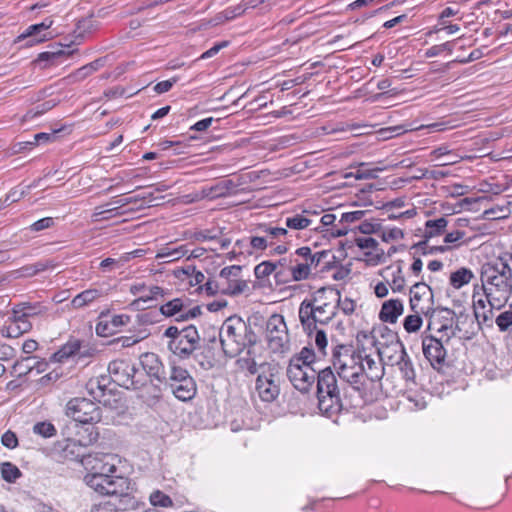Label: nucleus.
<instances>
[{
    "mask_svg": "<svg viewBox=\"0 0 512 512\" xmlns=\"http://www.w3.org/2000/svg\"><path fill=\"white\" fill-rule=\"evenodd\" d=\"M175 276L181 281L188 282L190 286H201L200 284L205 279L204 274L201 271L196 270V268L192 265H188L185 268L176 270Z\"/></svg>",
    "mask_w": 512,
    "mask_h": 512,
    "instance_id": "33",
    "label": "nucleus"
},
{
    "mask_svg": "<svg viewBox=\"0 0 512 512\" xmlns=\"http://www.w3.org/2000/svg\"><path fill=\"white\" fill-rule=\"evenodd\" d=\"M474 277L473 272L468 268H460L450 275V284L455 289H460L468 284Z\"/></svg>",
    "mask_w": 512,
    "mask_h": 512,
    "instance_id": "38",
    "label": "nucleus"
},
{
    "mask_svg": "<svg viewBox=\"0 0 512 512\" xmlns=\"http://www.w3.org/2000/svg\"><path fill=\"white\" fill-rule=\"evenodd\" d=\"M447 225L448 220L445 217L426 221L423 231L424 240L416 244L415 248L418 250L421 249L424 251V253H426V249L428 248V241L432 238L442 235L445 232Z\"/></svg>",
    "mask_w": 512,
    "mask_h": 512,
    "instance_id": "25",
    "label": "nucleus"
},
{
    "mask_svg": "<svg viewBox=\"0 0 512 512\" xmlns=\"http://www.w3.org/2000/svg\"><path fill=\"white\" fill-rule=\"evenodd\" d=\"M266 340L269 348L275 353H284L289 350V334L282 315L273 314L267 320Z\"/></svg>",
    "mask_w": 512,
    "mask_h": 512,
    "instance_id": "9",
    "label": "nucleus"
},
{
    "mask_svg": "<svg viewBox=\"0 0 512 512\" xmlns=\"http://www.w3.org/2000/svg\"><path fill=\"white\" fill-rule=\"evenodd\" d=\"M125 263L121 260V256L118 259L106 258L100 262V269L103 272H111L116 268L123 266Z\"/></svg>",
    "mask_w": 512,
    "mask_h": 512,
    "instance_id": "62",
    "label": "nucleus"
},
{
    "mask_svg": "<svg viewBox=\"0 0 512 512\" xmlns=\"http://www.w3.org/2000/svg\"><path fill=\"white\" fill-rule=\"evenodd\" d=\"M164 337L169 339L168 349L181 359L189 358L200 344L198 330L193 325L183 329L170 326L165 330Z\"/></svg>",
    "mask_w": 512,
    "mask_h": 512,
    "instance_id": "6",
    "label": "nucleus"
},
{
    "mask_svg": "<svg viewBox=\"0 0 512 512\" xmlns=\"http://www.w3.org/2000/svg\"><path fill=\"white\" fill-rule=\"evenodd\" d=\"M339 291L333 288L319 289L311 300H304L299 307V319L304 331L311 336L318 324H327L336 315Z\"/></svg>",
    "mask_w": 512,
    "mask_h": 512,
    "instance_id": "3",
    "label": "nucleus"
},
{
    "mask_svg": "<svg viewBox=\"0 0 512 512\" xmlns=\"http://www.w3.org/2000/svg\"><path fill=\"white\" fill-rule=\"evenodd\" d=\"M380 227H381V224L378 222L365 220L358 225L357 229L359 230V232L366 234V235H371V234L378 235V233L380 232Z\"/></svg>",
    "mask_w": 512,
    "mask_h": 512,
    "instance_id": "56",
    "label": "nucleus"
},
{
    "mask_svg": "<svg viewBox=\"0 0 512 512\" xmlns=\"http://www.w3.org/2000/svg\"><path fill=\"white\" fill-rule=\"evenodd\" d=\"M444 51H447L449 54H451L453 52V42L448 41L440 45H434L427 49L425 55L427 57H435Z\"/></svg>",
    "mask_w": 512,
    "mask_h": 512,
    "instance_id": "57",
    "label": "nucleus"
},
{
    "mask_svg": "<svg viewBox=\"0 0 512 512\" xmlns=\"http://www.w3.org/2000/svg\"><path fill=\"white\" fill-rule=\"evenodd\" d=\"M236 187V184L232 180L225 179L218 181L214 185L203 187L201 194L203 198L216 199L235 193Z\"/></svg>",
    "mask_w": 512,
    "mask_h": 512,
    "instance_id": "28",
    "label": "nucleus"
},
{
    "mask_svg": "<svg viewBox=\"0 0 512 512\" xmlns=\"http://www.w3.org/2000/svg\"><path fill=\"white\" fill-rule=\"evenodd\" d=\"M118 510L120 509L117 505V502H112L109 500L93 505L90 512H118Z\"/></svg>",
    "mask_w": 512,
    "mask_h": 512,
    "instance_id": "64",
    "label": "nucleus"
},
{
    "mask_svg": "<svg viewBox=\"0 0 512 512\" xmlns=\"http://www.w3.org/2000/svg\"><path fill=\"white\" fill-rule=\"evenodd\" d=\"M337 308L341 309L344 314L350 315L355 311L356 304L354 300L351 298L345 297L341 298V294L339 293V300H336Z\"/></svg>",
    "mask_w": 512,
    "mask_h": 512,
    "instance_id": "63",
    "label": "nucleus"
},
{
    "mask_svg": "<svg viewBox=\"0 0 512 512\" xmlns=\"http://www.w3.org/2000/svg\"><path fill=\"white\" fill-rule=\"evenodd\" d=\"M14 313H21L22 317H34L40 316L47 313L48 309L39 302H22L16 304L14 307Z\"/></svg>",
    "mask_w": 512,
    "mask_h": 512,
    "instance_id": "36",
    "label": "nucleus"
},
{
    "mask_svg": "<svg viewBox=\"0 0 512 512\" xmlns=\"http://www.w3.org/2000/svg\"><path fill=\"white\" fill-rule=\"evenodd\" d=\"M495 323L500 331L512 330V310L501 312L495 319Z\"/></svg>",
    "mask_w": 512,
    "mask_h": 512,
    "instance_id": "52",
    "label": "nucleus"
},
{
    "mask_svg": "<svg viewBox=\"0 0 512 512\" xmlns=\"http://www.w3.org/2000/svg\"><path fill=\"white\" fill-rule=\"evenodd\" d=\"M275 269H277L275 262L263 261L256 265L254 268V274L257 279H264L269 275L274 274Z\"/></svg>",
    "mask_w": 512,
    "mask_h": 512,
    "instance_id": "51",
    "label": "nucleus"
},
{
    "mask_svg": "<svg viewBox=\"0 0 512 512\" xmlns=\"http://www.w3.org/2000/svg\"><path fill=\"white\" fill-rule=\"evenodd\" d=\"M287 376L292 385L302 393L308 392L317 378L319 410L329 416L341 410L342 403L337 379L330 367L317 373L312 366L301 365L298 359H290Z\"/></svg>",
    "mask_w": 512,
    "mask_h": 512,
    "instance_id": "1",
    "label": "nucleus"
},
{
    "mask_svg": "<svg viewBox=\"0 0 512 512\" xmlns=\"http://www.w3.org/2000/svg\"><path fill=\"white\" fill-rule=\"evenodd\" d=\"M410 309L415 313L427 315L434 308V294L429 285L417 282L410 288Z\"/></svg>",
    "mask_w": 512,
    "mask_h": 512,
    "instance_id": "16",
    "label": "nucleus"
},
{
    "mask_svg": "<svg viewBox=\"0 0 512 512\" xmlns=\"http://www.w3.org/2000/svg\"><path fill=\"white\" fill-rule=\"evenodd\" d=\"M363 352L354 350L351 346L339 345L333 349L332 364L338 376L360 390L363 386L364 371Z\"/></svg>",
    "mask_w": 512,
    "mask_h": 512,
    "instance_id": "5",
    "label": "nucleus"
},
{
    "mask_svg": "<svg viewBox=\"0 0 512 512\" xmlns=\"http://www.w3.org/2000/svg\"><path fill=\"white\" fill-rule=\"evenodd\" d=\"M98 436H99V433L97 431H94V428L92 427L91 430L89 431V434H88V441L79 440L78 443L76 441H71L65 447V452L66 453H68V452L73 453L74 452V448H76L77 446H85V445H88V444H92V443L97 441Z\"/></svg>",
    "mask_w": 512,
    "mask_h": 512,
    "instance_id": "54",
    "label": "nucleus"
},
{
    "mask_svg": "<svg viewBox=\"0 0 512 512\" xmlns=\"http://www.w3.org/2000/svg\"><path fill=\"white\" fill-rule=\"evenodd\" d=\"M113 473L87 474L84 477L85 483L97 493L104 495L105 488Z\"/></svg>",
    "mask_w": 512,
    "mask_h": 512,
    "instance_id": "37",
    "label": "nucleus"
},
{
    "mask_svg": "<svg viewBox=\"0 0 512 512\" xmlns=\"http://www.w3.org/2000/svg\"><path fill=\"white\" fill-rule=\"evenodd\" d=\"M53 267L54 264L51 261H40L34 264L23 266L17 271V273L22 277H32L40 272H43Z\"/></svg>",
    "mask_w": 512,
    "mask_h": 512,
    "instance_id": "41",
    "label": "nucleus"
},
{
    "mask_svg": "<svg viewBox=\"0 0 512 512\" xmlns=\"http://www.w3.org/2000/svg\"><path fill=\"white\" fill-rule=\"evenodd\" d=\"M314 332H315V336H314L315 346L318 349L319 353L325 354V350L328 345L327 336L322 329H318L317 327H316V330H314Z\"/></svg>",
    "mask_w": 512,
    "mask_h": 512,
    "instance_id": "60",
    "label": "nucleus"
},
{
    "mask_svg": "<svg viewBox=\"0 0 512 512\" xmlns=\"http://www.w3.org/2000/svg\"><path fill=\"white\" fill-rule=\"evenodd\" d=\"M80 462L88 471L87 474L115 473L117 470L114 464V457L110 454L82 455Z\"/></svg>",
    "mask_w": 512,
    "mask_h": 512,
    "instance_id": "19",
    "label": "nucleus"
},
{
    "mask_svg": "<svg viewBox=\"0 0 512 512\" xmlns=\"http://www.w3.org/2000/svg\"><path fill=\"white\" fill-rule=\"evenodd\" d=\"M422 315V313L413 312V314L406 316L403 321L405 331L408 333L418 332L423 324Z\"/></svg>",
    "mask_w": 512,
    "mask_h": 512,
    "instance_id": "46",
    "label": "nucleus"
},
{
    "mask_svg": "<svg viewBox=\"0 0 512 512\" xmlns=\"http://www.w3.org/2000/svg\"><path fill=\"white\" fill-rule=\"evenodd\" d=\"M404 312V304L400 299H389L382 303L379 319L384 323L395 324Z\"/></svg>",
    "mask_w": 512,
    "mask_h": 512,
    "instance_id": "27",
    "label": "nucleus"
},
{
    "mask_svg": "<svg viewBox=\"0 0 512 512\" xmlns=\"http://www.w3.org/2000/svg\"><path fill=\"white\" fill-rule=\"evenodd\" d=\"M130 292L134 296H138V298L131 303V306L137 309L141 307L142 303L146 304L158 300L164 301L168 295V290L154 285L147 286L144 283L131 285Z\"/></svg>",
    "mask_w": 512,
    "mask_h": 512,
    "instance_id": "18",
    "label": "nucleus"
},
{
    "mask_svg": "<svg viewBox=\"0 0 512 512\" xmlns=\"http://www.w3.org/2000/svg\"><path fill=\"white\" fill-rule=\"evenodd\" d=\"M33 432L44 438H50L56 434V429L50 422H38L34 425Z\"/></svg>",
    "mask_w": 512,
    "mask_h": 512,
    "instance_id": "53",
    "label": "nucleus"
},
{
    "mask_svg": "<svg viewBox=\"0 0 512 512\" xmlns=\"http://www.w3.org/2000/svg\"><path fill=\"white\" fill-rule=\"evenodd\" d=\"M378 236L383 242L390 243L402 240L404 238V231L398 227L384 228L381 226Z\"/></svg>",
    "mask_w": 512,
    "mask_h": 512,
    "instance_id": "45",
    "label": "nucleus"
},
{
    "mask_svg": "<svg viewBox=\"0 0 512 512\" xmlns=\"http://www.w3.org/2000/svg\"><path fill=\"white\" fill-rule=\"evenodd\" d=\"M102 66V61L97 59L87 65L82 66L72 75L76 80H83Z\"/></svg>",
    "mask_w": 512,
    "mask_h": 512,
    "instance_id": "49",
    "label": "nucleus"
},
{
    "mask_svg": "<svg viewBox=\"0 0 512 512\" xmlns=\"http://www.w3.org/2000/svg\"><path fill=\"white\" fill-rule=\"evenodd\" d=\"M201 293H205L207 296H214L218 293L224 295V289L221 286L219 276L214 279H208L203 285L197 288Z\"/></svg>",
    "mask_w": 512,
    "mask_h": 512,
    "instance_id": "44",
    "label": "nucleus"
},
{
    "mask_svg": "<svg viewBox=\"0 0 512 512\" xmlns=\"http://www.w3.org/2000/svg\"><path fill=\"white\" fill-rule=\"evenodd\" d=\"M389 285H390L391 289L393 290V292H401L403 290L404 285H405V279H404V276L402 275L401 268H397L392 273V281Z\"/></svg>",
    "mask_w": 512,
    "mask_h": 512,
    "instance_id": "58",
    "label": "nucleus"
},
{
    "mask_svg": "<svg viewBox=\"0 0 512 512\" xmlns=\"http://www.w3.org/2000/svg\"><path fill=\"white\" fill-rule=\"evenodd\" d=\"M256 235L250 237V246L254 250H265L275 246L286 239L289 231L283 227H276L272 224H259L255 229Z\"/></svg>",
    "mask_w": 512,
    "mask_h": 512,
    "instance_id": "10",
    "label": "nucleus"
},
{
    "mask_svg": "<svg viewBox=\"0 0 512 512\" xmlns=\"http://www.w3.org/2000/svg\"><path fill=\"white\" fill-rule=\"evenodd\" d=\"M104 495L111 496L112 502H117L120 510L133 508L135 500L130 494V484L127 478L111 476L109 483L105 488Z\"/></svg>",
    "mask_w": 512,
    "mask_h": 512,
    "instance_id": "15",
    "label": "nucleus"
},
{
    "mask_svg": "<svg viewBox=\"0 0 512 512\" xmlns=\"http://www.w3.org/2000/svg\"><path fill=\"white\" fill-rule=\"evenodd\" d=\"M140 365L143 371L150 377L163 382L165 379L164 367L155 353H144L140 356Z\"/></svg>",
    "mask_w": 512,
    "mask_h": 512,
    "instance_id": "26",
    "label": "nucleus"
},
{
    "mask_svg": "<svg viewBox=\"0 0 512 512\" xmlns=\"http://www.w3.org/2000/svg\"><path fill=\"white\" fill-rule=\"evenodd\" d=\"M277 269L274 272V278L277 284H287L293 282L291 275V267L287 262H283V258L275 262Z\"/></svg>",
    "mask_w": 512,
    "mask_h": 512,
    "instance_id": "39",
    "label": "nucleus"
},
{
    "mask_svg": "<svg viewBox=\"0 0 512 512\" xmlns=\"http://www.w3.org/2000/svg\"><path fill=\"white\" fill-rule=\"evenodd\" d=\"M27 317H22L21 313H14L12 310V316L9 317L8 321L1 330L2 336L7 338H18L24 333L31 330L32 324Z\"/></svg>",
    "mask_w": 512,
    "mask_h": 512,
    "instance_id": "24",
    "label": "nucleus"
},
{
    "mask_svg": "<svg viewBox=\"0 0 512 512\" xmlns=\"http://www.w3.org/2000/svg\"><path fill=\"white\" fill-rule=\"evenodd\" d=\"M54 21L52 18H46L39 24L30 25L25 32L17 37V42L25 41L26 47H32L36 44L42 43L51 38L49 33H44V31L48 30Z\"/></svg>",
    "mask_w": 512,
    "mask_h": 512,
    "instance_id": "20",
    "label": "nucleus"
},
{
    "mask_svg": "<svg viewBox=\"0 0 512 512\" xmlns=\"http://www.w3.org/2000/svg\"><path fill=\"white\" fill-rule=\"evenodd\" d=\"M279 386L275 383L274 374L265 370L258 375L255 383V393L264 402H272L279 395Z\"/></svg>",
    "mask_w": 512,
    "mask_h": 512,
    "instance_id": "21",
    "label": "nucleus"
},
{
    "mask_svg": "<svg viewBox=\"0 0 512 512\" xmlns=\"http://www.w3.org/2000/svg\"><path fill=\"white\" fill-rule=\"evenodd\" d=\"M283 262H287L290 265L293 282L306 280L310 277L311 274L307 266V260L301 258L296 251L288 257H284Z\"/></svg>",
    "mask_w": 512,
    "mask_h": 512,
    "instance_id": "29",
    "label": "nucleus"
},
{
    "mask_svg": "<svg viewBox=\"0 0 512 512\" xmlns=\"http://www.w3.org/2000/svg\"><path fill=\"white\" fill-rule=\"evenodd\" d=\"M317 216L308 210H304L299 214H294L285 218L286 228L290 230H304L310 228L314 223L313 217Z\"/></svg>",
    "mask_w": 512,
    "mask_h": 512,
    "instance_id": "31",
    "label": "nucleus"
},
{
    "mask_svg": "<svg viewBox=\"0 0 512 512\" xmlns=\"http://www.w3.org/2000/svg\"><path fill=\"white\" fill-rule=\"evenodd\" d=\"M355 244L362 250H374L379 248V243L372 237H358L355 239Z\"/></svg>",
    "mask_w": 512,
    "mask_h": 512,
    "instance_id": "61",
    "label": "nucleus"
},
{
    "mask_svg": "<svg viewBox=\"0 0 512 512\" xmlns=\"http://www.w3.org/2000/svg\"><path fill=\"white\" fill-rule=\"evenodd\" d=\"M0 473L2 478L9 483H14L22 475L20 469L11 462L0 463Z\"/></svg>",
    "mask_w": 512,
    "mask_h": 512,
    "instance_id": "42",
    "label": "nucleus"
},
{
    "mask_svg": "<svg viewBox=\"0 0 512 512\" xmlns=\"http://www.w3.org/2000/svg\"><path fill=\"white\" fill-rule=\"evenodd\" d=\"M450 340L434 334L426 335L422 339V350L425 358L429 361L433 368L441 367L446 359L447 350L445 345Z\"/></svg>",
    "mask_w": 512,
    "mask_h": 512,
    "instance_id": "17",
    "label": "nucleus"
},
{
    "mask_svg": "<svg viewBox=\"0 0 512 512\" xmlns=\"http://www.w3.org/2000/svg\"><path fill=\"white\" fill-rule=\"evenodd\" d=\"M104 296V292L101 289L97 288H89L86 289L79 294H77L69 303L68 307L69 309L78 310L83 309L101 297Z\"/></svg>",
    "mask_w": 512,
    "mask_h": 512,
    "instance_id": "30",
    "label": "nucleus"
},
{
    "mask_svg": "<svg viewBox=\"0 0 512 512\" xmlns=\"http://www.w3.org/2000/svg\"><path fill=\"white\" fill-rule=\"evenodd\" d=\"M150 501L154 506L169 507L173 502L171 498L161 491H155L150 495Z\"/></svg>",
    "mask_w": 512,
    "mask_h": 512,
    "instance_id": "55",
    "label": "nucleus"
},
{
    "mask_svg": "<svg viewBox=\"0 0 512 512\" xmlns=\"http://www.w3.org/2000/svg\"><path fill=\"white\" fill-rule=\"evenodd\" d=\"M56 103L52 100L45 101L39 105H37L35 108L29 110L23 117L25 121L32 120L35 117L43 115L45 112L51 110Z\"/></svg>",
    "mask_w": 512,
    "mask_h": 512,
    "instance_id": "50",
    "label": "nucleus"
},
{
    "mask_svg": "<svg viewBox=\"0 0 512 512\" xmlns=\"http://www.w3.org/2000/svg\"><path fill=\"white\" fill-rule=\"evenodd\" d=\"M296 253L304 260H307V266L309 268L310 274L313 271L315 273L323 271L324 268L330 263V257H332L329 250H322L316 253H312L311 248L307 246L298 248Z\"/></svg>",
    "mask_w": 512,
    "mask_h": 512,
    "instance_id": "22",
    "label": "nucleus"
},
{
    "mask_svg": "<svg viewBox=\"0 0 512 512\" xmlns=\"http://www.w3.org/2000/svg\"><path fill=\"white\" fill-rule=\"evenodd\" d=\"M108 372L112 380L119 386L127 389H138L142 383L138 379L139 371L134 365L125 360H114L108 365Z\"/></svg>",
    "mask_w": 512,
    "mask_h": 512,
    "instance_id": "12",
    "label": "nucleus"
},
{
    "mask_svg": "<svg viewBox=\"0 0 512 512\" xmlns=\"http://www.w3.org/2000/svg\"><path fill=\"white\" fill-rule=\"evenodd\" d=\"M219 338L224 354L231 358L243 352L247 345L258 343L252 327L238 316H231L224 321Z\"/></svg>",
    "mask_w": 512,
    "mask_h": 512,
    "instance_id": "4",
    "label": "nucleus"
},
{
    "mask_svg": "<svg viewBox=\"0 0 512 512\" xmlns=\"http://www.w3.org/2000/svg\"><path fill=\"white\" fill-rule=\"evenodd\" d=\"M363 261L369 266H377L386 262V254L383 249L377 248L374 250H367L364 252Z\"/></svg>",
    "mask_w": 512,
    "mask_h": 512,
    "instance_id": "43",
    "label": "nucleus"
},
{
    "mask_svg": "<svg viewBox=\"0 0 512 512\" xmlns=\"http://www.w3.org/2000/svg\"><path fill=\"white\" fill-rule=\"evenodd\" d=\"M245 354L241 356L236 364L241 371H246L250 375H254L258 372V369L264 370L266 363L259 362L260 354L257 353V350H260V347H257V344L247 345L244 349Z\"/></svg>",
    "mask_w": 512,
    "mask_h": 512,
    "instance_id": "23",
    "label": "nucleus"
},
{
    "mask_svg": "<svg viewBox=\"0 0 512 512\" xmlns=\"http://www.w3.org/2000/svg\"><path fill=\"white\" fill-rule=\"evenodd\" d=\"M397 366L401 372L402 377L411 383H415L416 373L411 359L407 355L404 347L401 348L399 359L397 360Z\"/></svg>",
    "mask_w": 512,
    "mask_h": 512,
    "instance_id": "35",
    "label": "nucleus"
},
{
    "mask_svg": "<svg viewBox=\"0 0 512 512\" xmlns=\"http://www.w3.org/2000/svg\"><path fill=\"white\" fill-rule=\"evenodd\" d=\"M188 250L185 246H179L177 248L165 247L162 248L157 254L156 259L164 260L167 259L166 262L176 261L183 256L187 255Z\"/></svg>",
    "mask_w": 512,
    "mask_h": 512,
    "instance_id": "40",
    "label": "nucleus"
},
{
    "mask_svg": "<svg viewBox=\"0 0 512 512\" xmlns=\"http://www.w3.org/2000/svg\"><path fill=\"white\" fill-rule=\"evenodd\" d=\"M242 267L231 265L224 267L219 272L221 286L224 295L238 296L249 290V282L241 277Z\"/></svg>",
    "mask_w": 512,
    "mask_h": 512,
    "instance_id": "13",
    "label": "nucleus"
},
{
    "mask_svg": "<svg viewBox=\"0 0 512 512\" xmlns=\"http://www.w3.org/2000/svg\"><path fill=\"white\" fill-rule=\"evenodd\" d=\"M170 293L166 296L164 303L160 306V312L166 317L176 316L177 320L185 321L194 319L201 314L199 306L189 308L187 297L169 299Z\"/></svg>",
    "mask_w": 512,
    "mask_h": 512,
    "instance_id": "14",
    "label": "nucleus"
},
{
    "mask_svg": "<svg viewBox=\"0 0 512 512\" xmlns=\"http://www.w3.org/2000/svg\"><path fill=\"white\" fill-rule=\"evenodd\" d=\"M484 294L492 308L500 309L512 294V254L503 253L481 269Z\"/></svg>",
    "mask_w": 512,
    "mask_h": 512,
    "instance_id": "2",
    "label": "nucleus"
},
{
    "mask_svg": "<svg viewBox=\"0 0 512 512\" xmlns=\"http://www.w3.org/2000/svg\"><path fill=\"white\" fill-rule=\"evenodd\" d=\"M77 355L79 357H84L90 354L88 353V349L82 351V346L79 340H72L67 342L61 347V349L54 353L53 358L55 361L62 362L65 359Z\"/></svg>",
    "mask_w": 512,
    "mask_h": 512,
    "instance_id": "32",
    "label": "nucleus"
},
{
    "mask_svg": "<svg viewBox=\"0 0 512 512\" xmlns=\"http://www.w3.org/2000/svg\"><path fill=\"white\" fill-rule=\"evenodd\" d=\"M66 414L83 424L98 422L101 419L99 406L86 398L71 399L66 405Z\"/></svg>",
    "mask_w": 512,
    "mask_h": 512,
    "instance_id": "11",
    "label": "nucleus"
},
{
    "mask_svg": "<svg viewBox=\"0 0 512 512\" xmlns=\"http://www.w3.org/2000/svg\"><path fill=\"white\" fill-rule=\"evenodd\" d=\"M425 317L428 319V331L446 340H451L460 330L459 322L464 315L456 316L455 312L449 308L434 307Z\"/></svg>",
    "mask_w": 512,
    "mask_h": 512,
    "instance_id": "7",
    "label": "nucleus"
},
{
    "mask_svg": "<svg viewBox=\"0 0 512 512\" xmlns=\"http://www.w3.org/2000/svg\"><path fill=\"white\" fill-rule=\"evenodd\" d=\"M163 381L169 386L173 395L181 401L191 400L196 395V382L182 367H172L168 378L165 377Z\"/></svg>",
    "mask_w": 512,
    "mask_h": 512,
    "instance_id": "8",
    "label": "nucleus"
},
{
    "mask_svg": "<svg viewBox=\"0 0 512 512\" xmlns=\"http://www.w3.org/2000/svg\"><path fill=\"white\" fill-rule=\"evenodd\" d=\"M315 354L312 349L304 347L299 354L293 356L291 359H298L301 365H310L314 362Z\"/></svg>",
    "mask_w": 512,
    "mask_h": 512,
    "instance_id": "59",
    "label": "nucleus"
},
{
    "mask_svg": "<svg viewBox=\"0 0 512 512\" xmlns=\"http://www.w3.org/2000/svg\"><path fill=\"white\" fill-rule=\"evenodd\" d=\"M363 357L365 358L364 359V371H363V380L365 378L371 380V381H376V380H379L382 378L383 376V368L381 367V364L376 361L374 358H372L371 356L367 355L364 351H363Z\"/></svg>",
    "mask_w": 512,
    "mask_h": 512,
    "instance_id": "34",
    "label": "nucleus"
},
{
    "mask_svg": "<svg viewBox=\"0 0 512 512\" xmlns=\"http://www.w3.org/2000/svg\"><path fill=\"white\" fill-rule=\"evenodd\" d=\"M464 235H465V233L460 230H456V231L447 233L444 237V243L447 245L431 247L429 250V253H432L434 251H436V252L447 251L449 249L448 245L458 242L459 240H461L464 237Z\"/></svg>",
    "mask_w": 512,
    "mask_h": 512,
    "instance_id": "47",
    "label": "nucleus"
},
{
    "mask_svg": "<svg viewBox=\"0 0 512 512\" xmlns=\"http://www.w3.org/2000/svg\"><path fill=\"white\" fill-rule=\"evenodd\" d=\"M114 203L117 205L116 207H112V208H104V206L96 207L94 210V213L92 215V218L95 221H98L101 219L109 218V216H104L105 214H110L111 216L121 215V212H119V209L122 207L121 199L115 200Z\"/></svg>",
    "mask_w": 512,
    "mask_h": 512,
    "instance_id": "48",
    "label": "nucleus"
}]
</instances>
